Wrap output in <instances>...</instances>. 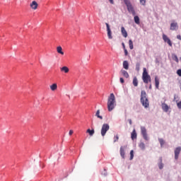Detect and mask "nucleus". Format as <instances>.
Returning <instances> with one entry per match:
<instances>
[{"label":"nucleus","instance_id":"obj_1","mask_svg":"<svg viewBox=\"0 0 181 181\" xmlns=\"http://www.w3.org/2000/svg\"><path fill=\"white\" fill-rule=\"evenodd\" d=\"M115 108V95L114 93H110L107 99V110L109 112L112 111Z\"/></svg>","mask_w":181,"mask_h":181},{"label":"nucleus","instance_id":"obj_2","mask_svg":"<svg viewBox=\"0 0 181 181\" xmlns=\"http://www.w3.org/2000/svg\"><path fill=\"white\" fill-rule=\"evenodd\" d=\"M141 103L144 108L149 107V100L146 98V92L145 90H141Z\"/></svg>","mask_w":181,"mask_h":181},{"label":"nucleus","instance_id":"obj_3","mask_svg":"<svg viewBox=\"0 0 181 181\" xmlns=\"http://www.w3.org/2000/svg\"><path fill=\"white\" fill-rule=\"evenodd\" d=\"M142 80L145 84H148V83H151V81H152L151 76L149 75V74H148L146 68L143 69Z\"/></svg>","mask_w":181,"mask_h":181},{"label":"nucleus","instance_id":"obj_4","mask_svg":"<svg viewBox=\"0 0 181 181\" xmlns=\"http://www.w3.org/2000/svg\"><path fill=\"white\" fill-rule=\"evenodd\" d=\"M109 130H110V124H103L101 129L102 136H105V134H107V132H108Z\"/></svg>","mask_w":181,"mask_h":181},{"label":"nucleus","instance_id":"obj_5","mask_svg":"<svg viewBox=\"0 0 181 181\" xmlns=\"http://www.w3.org/2000/svg\"><path fill=\"white\" fill-rule=\"evenodd\" d=\"M141 132L144 139H145V141H149V138L148 137V134L146 133V128H145V127H141Z\"/></svg>","mask_w":181,"mask_h":181},{"label":"nucleus","instance_id":"obj_6","mask_svg":"<svg viewBox=\"0 0 181 181\" xmlns=\"http://www.w3.org/2000/svg\"><path fill=\"white\" fill-rule=\"evenodd\" d=\"M105 25H106L108 39H112V32L111 31V28L110 27V24H108L107 23H105Z\"/></svg>","mask_w":181,"mask_h":181},{"label":"nucleus","instance_id":"obj_7","mask_svg":"<svg viewBox=\"0 0 181 181\" xmlns=\"http://www.w3.org/2000/svg\"><path fill=\"white\" fill-rule=\"evenodd\" d=\"M163 40L165 43H168V45L170 46V47H172L173 46L172 41H170V39L168 37V35L163 34Z\"/></svg>","mask_w":181,"mask_h":181},{"label":"nucleus","instance_id":"obj_8","mask_svg":"<svg viewBox=\"0 0 181 181\" xmlns=\"http://www.w3.org/2000/svg\"><path fill=\"white\" fill-rule=\"evenodd\" d=\"M38 6H39V4H37V2L36 1H33L30 4V7L31 8V9H33V11H36V9H37Z\"/></svg>","mask_w":181,"mask_h":181},{"label":"nucleus","instance_id":"obj_9","mask_svg":"<svg viewBox=\"0 0 181 181\" xmlns=\"http://www.w3.org/2000/svg\"><path fill=\"white\" fill-rule=\"evenodd\" d=\"M181 152V147H177L175 150V159L177 160L179 159V155Z\"/></svg>","mask_w":181,"mask_h":181},{"label":"nucleus","instance_id":"obj_10","mask_svg":"<svg viewBox=\"0 0 181 181\" xmlns=\"http://www.w3.org/2000/svg\"><path fill=\"white\" fill-rule=\"evenodd\" d=\"M127 10H128L129 12L132 13V15L134 16H135V15L136 14V13H135V10L134 9V7L132 6V4H130L129 6H127Z\"/></svg>","mask_w":181,"mask_h":181},{"label":"nucleus","instance_id":"obj_11","mask_svg":"<svg viewBox=\"0 0 181 181\" xmlns=\"http://www.w3.org/2000/svg\"><path fill=\"white\" fill-rule=\"evenodd\" d=\"M121 33L124 37H128V33L127 32V30H125V28H121Z\"/></svg>","mask_w":181,"mask_h":181},{"label":"nucleus","instance_id":"obj_12","mask_svg":"<svg viewBox=\"0 0 181 181\" xmlns=\"http://www.w3.org/2000/svg\"><path fill=\"white\" fill-rule=\"evenodd\" d=\"M178 26H177V23H172L170 24V30H176V29H177Z\"/></svg>","mask_w":181,"mask_h":181},{"label":"nucleus","instance_id":"obj_13","mask_svg":"<svg viewBox=\"0 0 181 181\" xmlns=\"http://www.w3.org/2000/svg\"><path fill=\"white\" fill-rule=\"evenodd\" d=\"M120 72L122 73V76L125 77V78H129V74H128L127 71L122 69Z\"/></svg>","mask_w":181,"mask_h":181},{"label":"nucleus","instance_id":"obj_14","mask_svg":"<svg viewBox=\"0 0 181 181\" xmlns=\"http://www.w3.org/2000/svg\"><path fill=\"white\" fill-rule=\"evenodd\" d=\"M136 130H135V129H133L132 134H131V138L132 139V141H134V139H136Z\"/></svg>","mask_w":181,"mask_h":181},{"label":"nucleus","instance_id":"obj_15","mask_svg":"<svg viewBox=\"0 0 181 181\" xmlns=\"http://www.w3.org/2000/svg\"><path fill=\"white\" fill-rule=\"evenodd\" d=\"M57 52L59 54H62V56L64 55V52H63V48H62L61 46H59L57 47Z\"/></svg>","mask_w":181,"mask_h":181},{"label":"nucleus","instance_id":"obj_16","mask_svg":"<svg viewBox=\"0 0 181 181\" xmlns=\"http://www.w3.org/2000/svg\"><path fill=\"white\" fill-rule=\"evenodd\" d=\"M162 108L165 112H168V111H169V106L166 103H162Z\"/></svg>","mask_w":181,"mask_h":181},{"label":"nucleus","instance_id":"obj_17","mask_svg":"<svg viewBox=\"0 0 181 181\" xmlns=\"http://www.w3.org/2000/svg\"><path fill=\"white\" fill-rule=\"evenodd\" d=\"M120 156L123 159L125 158V150H124V147H120Z\"/></svg>","mask_w":181,"mask_h":181},{"label":"nucleus","instance_id":"obj_18","mask_svg":"<svg viewBox=\"0 0 181 181\" xmlns=\"http://www.w3.org/2000/svg\"><path fill=\"white\" fill-rule=\"evenodd\" d=\"M123 68L125 70H128L129 69V64H128V61L123 62Z\"/></svg>","mask_w":181,"mask_h":181},{"label":"nucleus","instance_id":"obj_19","mask_svg":"<svg viewBox=\"0 0 181 181\" xmlns=\"http://www.w3.org/2000/svg\"><path fill=\"white\" fill-rule=\"evenodd\" d=\"M61 71H64V73H69V71H70V69H69V67L67 66H63L60 69Z\"/></svg>","mask_w":181,"mask_h":181},{"label":"nucleus","instance_id":"obj_20","mask_svg":"<svg viewBox=\"0 0 181 181\" xmlns=\"http://www.w3.org/2000/svg\"><path fill=\"white\" fill-rule=\"evenodd\" d=\"M49 87L52 91H56V90H57V83H53Z\"/></svg>","mask_w":181,"mask_h":181},{"label":"nucleus","instance_id":"obj_21","mask_svg":"<svg viewBox=\"0 0 181 181\" xmlns=\"http://www.w3.org/2000/svg\"><path fill=\"white\" fill-rule=\"evenodd\" d=\"M133 86H134V87H138V78L136 76L133 78Z\"/></svg>","mask_w":181,"mask_h":181},{"label":"nucleus","instance_id":"obj_22","mask_svg":"<svg viewBox=\"0 0 181 181\" xmlns=\"http://www.w3.org/2000/svg\"><path fill=\"white\" fill-rule=\"evenodd\" d=\"M155 84H156V88H159V78L158 76L155 77Z\"/></svg>","mask_w":181,"mask_h":181},{"label":"nucleus","instance_id":"obj_23","mask_svg":"<svg viewBox=\"0 0 181 181\" xmlns=\"http://www.w3.org/2000/svg\"><path fill=\"white\" fill-rule=\"evenodd\" d=\"M86 132H87V134H89V135L90 136H93V135H94V133L95 132V131H94V129H87V131H86Z\"/></svg>","mask_w":181,"mask_h":181},{"label":"nucleus","instance_id":"obj_24","mask_svg":"<svg viewBox=\"0 0 181 181\" xmlns=\"http://www.w3.org/2000/svg\"><path fill=\"white\" fill-rule=\"evenodd\" d=\"M134 19V22H135V23H136V25H139V23H141L139 17L138 16H135Z\"/></svg>","mask_w":181,"mask_h":181},{"label":"nucleus","instance_id":"obj_25","mask_svg":"<svg viewBox=\"0 0 181 181\" xmlns=\"http://www.w3.org/2000/svg\"><path fill=\"white\" fill-rule=\"evenodd\" d=\"M129 46L131 50L134 49V42H132V40H129Z\"/></svg>","mask_w":181,"mask_h":181},{"label":"nucleus","instance_id":"obj_26","mask_svg":"<svg viewBox=\"0 0 181 181\" xmlns=\"http://www.w3.org/2000/svg\"><path fill=\"white\" fill-rule=\"evenodd\" d=\"M139 148H140V149H141L142 151H145V144H144V142H141L139 144Z\"/></svg>","mask_w":181,"mask_h":181},{"label":"nucleus","instance_id":"obj_27","mask_svg":"<svg viewBox=\"0 0 181 181\" xmlns=\"http://www.w3.org/2000/svg\"><path fill=\"white\" fill-rule=\"evenodd\" d=\"M95 117L99 118L100 119H103V116L100 115V110H98L95 114Z\"/></svg>","mask_w":181,"mask_h":181},{"label":"nucleus","instance_id":"obj_28","mask_svg":"<svg viewBox=\"0 0 181 181\" xmlns=\"http://www.w3.org/2000/svg\"><path fill=\"white\" fill-rule=\"evenodd\" d=\"M159 169H163V163H162V158H160V163H158Z\"/></svg>","mask_w":181,"mask_h":181},{"label":"nucleus","instance_id":"obj_29","mask_svg":"<svg viewBox=\"0 0 181 181\" xmlns=\"http://www.w3.org/2000/svg\"><path fill=\"white\" fill-rule=\"evenodd\" d=\"M158 141L160 142L161 147L163 146V145H165V140H163V139H159Z\"/></svg>","mask_w":181,"mask_h":181},{"label":"nucleus","instance_id":"obj_30","mask_svg":"<svg viewBox=\"0 0 181 181\" xmlns=\"http://www.w3.org/2000/svg\"><path fill=\"white\" fill-rule=\"evenodd\" d=\"M118 139H119V136H118V134H116L115 136H114V141L113 142H118Z\"/></svg>","mask_w":181,"mask_h":181},{"label":"nucleus","instance_id":"obj_31","mask_svg":"<svg viewBox=\"0 0 181 181\" xmlns=\"http://www.w3.org/2000/svg\"><path fill=\"white\" fill-rule=\"evenodd\" d=\"M124 2L125 4V5L127 6H129V5H131V1L129 0H124Z\"/></svg>","mask_w":181,"mask_h":181},{"label":"nucleus","instance_id":"obj_32","mask_svg":"<svg viewBox=\"0 0 181 181\" xmlns=\"http://www.w3.org/2000/svg\"><path fill=\"white\" fill-rule=\"evenodd\" d=\"M134 159V150H132L130 151V160H132Z\"/></svg>","mask_w":181,"mask_h":181},{"label":"nucleus","instance_id":"obj_33","mask_svg":"<svg viewBox=\"0 0 181 181\" xmlns=\"http://www.w3.org/2000/svg\"><path fill=\"white\" fill-rule=\"evenodd\" d=\"M141 5L145 6L146 4V0H140Z\"/></svg>","mask_w":181,"mask_h":181},{"label":"nucleus","instance_id":"obj_34","mask_svg":"<svg viewBox=\"0 0 181 181\" xmlns=\"http://www.w3.org/2000/svg\"><path fill=\"white\" fill-rule=\"evenodd\" d=\"M177 74L180 77H181V69H178V70L177 71Z\"/></svg>","mask_w":181,"mask_h":181},{"label":"nucleus","instance_id":"obj_35","mask_svg":"<svg viewBox=\"0 0 181 181\" xmlns=\"http://www.w3.org/2000/svg\"><path fill=\"white\" fill-rule=\"evenodd\" d=\"M139 66H140L139 64H136V70H137V71H139Z\"/></svg>","mask_w":181,"mask_h":181},{"label":"nucleus","instance_id":"obj_36","mask_svg":"<svg viewBox=\"0 0 181 181\" xmlns=\"http://www.w3.org/2000/svg\"><path fill=\"white\" fill-rule=\"evenodd\" d=\"M119 81H120L121 84H124V83H125V81H124V78H120Z\"/></svg>","mask_w":181,"mask_h":181},{"label":"nucleus","instance_id":"obj_37","mask_svg":"<svg viewBox=\"0 0 181 181\" xmlns=\"http://www.w3.org/2000/svg\"><path fill=\"white\" fill-rule=\"evenodd\" d=\"M177 106L180 110H181V101L177 103Z\"/></svg>","mask_w":181,"mask_h":181},{"label":"nucleus","instance_id":"obj_38","mask_svg":"<svg viewBox=\"0 0 181 181\" xmlns=\"http://www.w3.org/2000/svg\"><path fill=\"white\" fill-rule=\"evenodd\" d=\"M174 59L175 60V62H177V63L179 62V59L177 58V56L174 55Z\"/></svg>","mask_w":181,"mask_h":181},{"label":"nucleus","instance_id":"obj_39","mask_svg":"<svg viewBox=\"0 0 181 181\" xmlns=\"http://www.w3.org/2000/svg\"><path fill=\"white\" fill-rule=\"evenodd\" d=\"M124 56H127L128 54V50H127V49H124Z\"/></svg>","mask_w":181,"mask_h":181},{"label":"nucleus","instance_id":"obj_40","mask_svg":"<svg viewBox=\"0 0 181 181\" xmlns=\"http://www.w3.org/2000/svg\"><path fill=\"white\" fill-rule=\"evenodd\" d=\"M128 122H129V124H130V125H132V119H129Z\"/></svg>","mask_w":181,"mask_h":181},{"label":"nucleus","instance_id":"obj_41","mask_svg":"<svg viewBox=\"0 0 181 181\" xmlns=\"http://www.w3.org/2000/svg\"><path fill=\"white\" fill-rule=\"evenodd\" d=\"M177 39H178L179 40H181V36H180V35H177Z\"/></svg>","mask_w":181,"mask_h":181},{"label":"nucleus","instance_id":"obj_42","mask_svg":"<svg viewBox=\"0 0 181 181\" xmlns=\"http://www.w3.org/2000/svg\"><path fill=\"white\" fill-rule=\"evenodd\" d=\"M74 132L73 130H70L69 134L71 136L72 134H74Z\"/></svg>","mask_w":181,"mask_h":181},{"label":"nucleus","instance_id":"obj_43","mask_svg":"<svg viewBox=\"0 0 181 181\" xmlns=\"http://www.w3.org/2000/svg\"><path fill=\"white\" fill-rule=\"evenodd\" d=\"M122 45L124 50V49H127V48H125V44L124 42H122Z\"/></svg>","mask_w":181,"mask_h":181},{"label":"nucleus","instance_id":"obj_44","mask_svg":"<svg viewBox=\"0 0 181 181\" xmlns=\"http://www.w3.org/2000/svg\"><path fill=\"white\" fill-rule=\"evenodd\" d=\"M110 4H112V5H114V0H109Z\"/></svg>","mask_w":181,"mask_h":181},{"label":"nucleus","instance_id":"obj_45","mask_svg":"<svg viewBox=\"0 0 181 181\" xmlns=\"http://www.w3.org/2000/svg\"><path fill=\"white\" fill-rule=\"evenodd\" d=\"M103 175H104V176H107V173H106L105 170V173Z\"/></svg>","mask_w":181,"mask_h":181},{"label":"nucleus","instance_id":"obj_46","mask_svg":"<svg viewBox=\"0 0 181 181\" xmlns=\"http://www.w3.org/2000/svg\"><path fill=\"white\" fill-rule=\"evenodd\" d=\"M152 88V84H150L149 89L151 90Z\"/></svg>","mask_w":181,"mask_h":181}]
</instances>
